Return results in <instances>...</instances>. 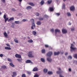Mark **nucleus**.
Here are the masks:
<instances>
[{"instance_id":"f257e3e1","label":"nucleus","mask_w":77,"mask_h":77,"mask_svg":"<svg viewBox=\"0 0 77 77\" xmlns=\"http://www.w3.org/2000/svg\"><path fill=\"white\" fill-rule=\"evenodd\" d=\"M76 49V48L74 47V45L73 44H72L71 45V46L70 47V51H74Z\"/></svg>"},{"instance_id":"f03ea898","label":"nucleus","mask_w":77,"mask_h":77,"mask_svg":"<svg viewBox=\"0 0 77 77\" xmlns=\"http://www.w3.org/2000/svg\"><path fill=\"white\" fill-rule=\"evenodd\" d=\"M28 56L29 57H34V55L32 54V51L29 52Z\"/></svg>"},{"instance_id":"7ed1b4c3","label":"nucleus","mask_w":77,"mask_h":77,"mask_svg":"<svg viewBox=\"0 0 77 77\" xmlns=\"http://www.w3.org/2000/svg\"><path fill=\"white\" fill-rule=\"evenodd\" d=\"M53 54V52L51 51L49 52L47 54V56L49 57H51V56Z\"/></svg>"},{"instance_id":"20e7f679","label":"nucleus","mask_w":77,"mask_h":77,"mask_svg":"<svg viewBox=\"0 0 77 77\" xmlns=\"http://www.w3.org/2000/svg\"><path fill=\"white\" fill-rule=\"evenodd\" d=\"M55 32L56 34H57V32L60 33V31L58 29H56L55 30Z\"/></svg>"},{"instance_id":"39448f33","label":"nucleus","mask_w":77,"mask_h":77,"mask_svg":"<svg viewBox=\"0 0 77 77\" xmlns=\"http://www.w3.org/2000/svg\"><path fill=\"white\" fill-rule=\"evenodd\" d=\"M26 63H32L33 64V62H32V61L30 60H27L26 61Z\"/></svg>"},{"instance_id":"423d86ee","label":"nucleus","mask_w":77,"mask_h":77,"mask_svg":"<svg viewBox=\"0 0 77 77\" xmlns=\"http://www.w3.org/2000/svg\"><path fill=\"white\" fill-rule=\"evenodd\" d=\"M16 57H17V58H19V59L21 58V55H19L18 54H17L15 55Z\"/></svg>"},{"instance_id":"0eeeda50","label":"nucleus","mask_w":77,"mask_h":77,"mask_svg":"<svg viewBox=\"0 0 77 77\" xmlns=\"http://www.w3.org/2000/svg\"><path fill=\"white\" fill-rule=\"evenodd\" d=\"M62 32L63 33H67V30L65 29H63L62 30Z\"/></svg>"},{"instance_id":"6e6552de","label":"nucleus","mask_w":77,"mask_h":77,"mask_svg":"<svg viewBox=\"0 0 77 77\" xmlns=\"http://www.w3.org/2000/svg\"><path fill=\"white\" fill-rule=\"evenodd\" d=\"M13 75H12V77H16L17 76V73L15 72H13Z\"/></svg>"},{"instance_id":"1a4fd4ad","label":"nucleus","mask_w":77,"mask_h":77,"mask_svg":"<svg viewBox=\"0 0 77 77\" xmlns=\"http://www.w3.org/2000/svg\"><path fill=\"white\" fill-rule=\"evenodd\" d=\"M38 68H37V67H35L33 69L32 71H33V72L36 71H38Z\"/></svg>"},{"instance_id":"9d476101","label":"nucleus","mask_w":77,"mask_h":77,"mask_svg":"<svg viewBox=\"0 0 77 77\" xmlns=\"http://www.w3.org/2000/svg\"><path fill=\"white\" fill-rule=\"evenodd\" d=\"M71 11H74L75 9V8L74 6H72L70 8Z\"/></svg>"},{"instance_id":"9b49d317","label":"nucleus","mask_w":77,"mask_h":77,"mask_svg":"<svg viewBox=\"0 0 77 77\" xmlns=\"http://www.w3.org/2000/svg\"><path fill=\"white\" fill-rule=\"evenodd\" d=\"M15 23H12V25L11 26V27H12V28H15Z\"/></svg>"},{"instance_id":"f8f14e48","label":"nucleus","mask_w":77,"mask_h":77,"mask_svg":"<svg viewBox=\"0 0 77 77\" xmlns=\"http://www.w3.org/2000/svg\"><path fill=\"white\" fill-rule=\"evenodd\" d=\"M14 23L15 24H21V22H20V21H14Z\"/></svg>"},{"instance_id":"ddd939ff","label":"nucleus","mask_w":77,"mask_h":77,"mask_svg":"<svg viewBox=\"0 0 77 77\" xmlns=\"http://www.w3.org/2000/svg\"><path fill=\"white\" fill-rule=\"evenodd\" d=\"M59 70H60L59 71H57V74H60L61 72V71L60 70H61V69H60V68H58Z\"/></svg>"},{"instance_id":"4468645a","label":"nucleus","mask_w":77,"mask_h":77,"mask_svg":"<svg viewBox=\"0 0 77 77\" xmlns=\"http://www.w3.org/2000/svg\"><path fill=\"white\" fill-rule=\"evenodd\" d=\"M41 60L42 62H45V59L44 58H41Z\"/></svg>"},{"instance_id":"2eb2a0df","label":"nucleus","mask_w":77,"mask_h":77,"mask_svg":"<svg viewBox=\"0 0 77 77\" xmlns=\"http://www.w3.org/2000/svg\"><path fill=\"white\" fill-rule=\"evenodd\" d=\"M60 53L59 52H54V54L55 55H59V54Z\"/></svg>"},{"instance_id":"dca6fc26","label":"nucleus","mask_w":77,"mask_h":77,"mask_svg":"<svg viewBox=\"0 0 77 77\" xmlns=\"http://www.w3.org/2000/svg\"><path fill=\"white\" fill-rule=\"evenodd\" d=\"M36 24L37 25H41V21H38Z\"/></svg>"},{"instance_id":"f3484780","label":"nucleus","mask_w":77,"mask_h":77,"mask_svg":"<svg viewBox=\"0 0 77 77\" xmlns=\"http://www.w3.org/2000/svg\"><path fill=\"white\" fill-rule=\"evenodd\" d=\"M31 8H32V7L30 6H28L26 7V9H27V10L31 9Z\"/></svg>"},{"instance_id":"a211bd4d","label":"nucleus","mask_w":77,"mask_h":77,"mask_svg":"<svg viewBox=\"0 0 77 77\" xmlns=\"http://www.w3.org/2000/svg\"><path fill=\"white\" fill-rule=\"evenodd\" d=\"M43 71H44V72H45V73H46V72H47L48 71V69H45L43 70Z\"/></svg>"},{"instance_id":"6ab92c4d","label":"nucleus","mask_w":77,"mask_h":77,"mask_svg":"<svg viewBox=\"0 0 77 77\" xmlns=\"http://www.w3.org/2000/svg\"><path fill=\"white\" fill-rule=\"evenodd\" d=\"M62 8V9H65V4L63 3V4Z\"/></svg>"},{"instance_id":"aec40b11","label":"nucleus","mask_w":77,"mask_h":77,"mask_svg":"<svg viewBox=\"0 0 77 77\" xmlns=\"http://www.w3.org/2000/svg\"><path fill=\"white\" fill-rule=\"evenodd\" d=\"M47 60L48 61V62H51V61L52 60H51V58H47Z\"/></svg>"},{"instance_id":"412c9836","label":"nucleus","mask_w":77,"mask_h":77,"mask_svg":"<svg viewBox=\"0 0 77 77\" xmlns=\"http://www.w3.org/2000/svg\"><path fill=\"white\" fill-rule=\"evenodd\" d=\"M14 20V18L13 17H11L8 20V21H12V20Z\"/></svg>"},{"instance_id":"4be33fe9","label":"nucleus","mask_w":77,"mask_h":77,"mask_svg":"<svg viewBox=\"0 0 77 77\" xmlns=\"http://www.w3.org/2000/svg\"><path fill=\"white\" fill-rule=\"evenodd\" d=\"M42 53L43 54H45V49H43L42 50Z\"/></svg>"},{"instance_id":"5701e85b","label":"nucleus","mask_w":77,"mask_h":77,"mask_svg":"<svg viewBox=\"0 0 77 77\" xmlns=\"http://www.w3.org/2000/svg\"><path fill=\"white\" fill-rule=\"evenodd\" d=\"M44 4V1L43 0L41 1V2H40V4L41 5H43Z\"/></svg>"},{"instance_id":"b1692460","label":"nucleus","mask_w":77,"mask_h":77,"mask_svg":"<svg viewBox=\"0 0 77 77\" xmlns=\"http://www.w3.org/2000/svg\"><path fill=\"white\" fill-rule=\"evenodd\" d=\"M66 14L68 17H70L71 15V13L69 12H67Z\"/></svg>"},{"instance_id":"393cba45","label":"nucleus","mask_w":77,"mask_h":77,"mask_svg":"<svg viewBox=\"0 0 77 77\" xmlns=\"http://www.w3.org/2000/svg\"><path fill=\"white\" fill-rule=\"evenodd\" d=\"M9 65L11 66H12V67H14V66H15L14 65V64L12 63H10Z\"/></svg>"},{"instance_id":"a878e982","label":"nucleus","mask_w":77,"mask_h":77,"mask_svg":"<svg viewBox=\"0 0 77 77\" xmlns=\"http://www.w3.org/2000/svg\"><path fill=\"white\" fill-rule=\"evenodd\" d=\"M28 42H29V43H31L32 42H33V41L32 39L29 40H28Z\"/></svg>"},{"instance_id":"bb28decb","label":"nucleus","mask_w":77,"mask_h":77,"mask_svg":"<svg viewBox=\"0 0 77 77\" xmlns=\"http://www.w3.org/2000/svg\"><path fill=\"white\" fill-rule=\"evenodd\" d=\"M5 49L6 50H11V48L9 47H5Z\"/></svg>"},{"instance_id":"cd10ccee","label":"nucleus","mask_w":77,"mask_h":77,"mask_svg":"<svg viewBox=\"0 0 77 77\" xmlns=\"http://www.w3.org/2000/svg\"><path fill=\"white\" fill-rule=\"evenodd\" d=\"M38 20L40 21H42L44 20V18L42 17H39L38 18Z\"/></svg>"},{"instance_id":"c85d7f7f","label":"nucleus","mask_w":77,"mask_h":77,"mask_svg":"<svg viewBox=\"0 0 77 77\" xmlns=\"http://www.w3.org/2000/svg\"><path fill=\"white\" fill-rule=\"evenodd\" d=\"M4 35L5 37H8V34H7V33L6 32H4Z\"/></svg>"},{"instance_id":"c756f323","label":"nucleus","mask_w":77,"mask_h":77,"mask_svg":"<svg viewBox=\"0 0 77 77\" xmlns=\"http://www.w3.org/2000/svg\"><path fill=\"white\" fill-rule=\"evenodd\" d=\"M32 34L34 35H36V32L35 31H32Z\"/></svg>"},{"instance_id":"7c9ffc66","label":"nucleus","mask_w":77,"mask_h":77,"mask_svg":"<svg viewBox=\"0 0 77 77\" xmlns=\"http://www.w3.org/2000/svg\"><path fill=\"white\" fill-rule=\"evenodd\" d=\"M50 11H54V9H53V8L51 7L50 8Z\"/></svg>"},{"instance_id":"2f4dec72","label":"nucleus","mask_w":77,"mask_h":77,"mask_svg":"<svg viewBox=\"0 0 77 77\" xmlns=\"http://www.w3.org/2000/svg\"><path fill=\"white\" fill-rule=\"evenodd\" d=\"M17 60L19 62H22V59H17Z\"/></svg>"},{"instance_id":"473e14b6","label":"nucleus","mask_w":77,"mask_h":77,"mask_svg":"<svg viewBox=\"0 0 77 77\" xmlns=\"http://www.w3.org/2000/svg\"><path fill=\"white\" fill-rule=\"evenodd\" d=\"M32 26H33L34 28H35V23H32Z\"/></svg>"},{"instance_id":"72a5a7b5","label":"nucleus","mask_w":77,"mask_h":77,"mask_svg":"<svg viewBox=\"0 0 77 77\" xmlns=\"http://www.w3.org/2000/svg\"><path fill=\"white\" fill-rule=\"evenodd\" d=\"M51 2H52V0H49L48 1V4H50Z\"/></svg>"},{"instance_id":"f704fd0d","label":"nucleus","mask_w":77,"mask_h":77,"mask_svg":"<svg viewBox=\"0 0 77 77\" xmlns=\"http://www.w3.org/2000/svg\"><path fill=\"white\" fill-rule=\"evenodd\" d=\"M74 57L75 58L77 59V54H75L74 55Z\"/></svg>"},{"instance_id":"c9c22d12","label":"nucleus","mask_w":77,"mask_h":77,"mask_svg":"<svg viewBox=\"0 0 77 77\" xmlns=\"http://www.w3.org/2000/svg\"><path fill=\"white\" fill-rule=\"evenodd\" d=\"M2 68H3V69H5V68H6V66H2Z\"/></svg>"},{"instance_id":"e433bc0d","label":"nucleus","mask_w":77,"mask_h":77,"mask_svg":"<svg viewBox=\"0 0 77 77\" xmlns=\"http://www.w3.org/2000/svg\"><path fill=\"white\" fill-rule=\"evenodd\" d=\"M48 74H53V72H52L49 71L48 72Z\"/></svg>"},{"instance_id":"4c0bfd02","label":"nucleus","mask_w":77,"mask_h":77,"mask_svg":"<svg viewBox=\"0 0 77 77\" xmlns=\"http://www.w3.org/2000/svg\"><path fill=\"white\" fill-rule=\"evenodd\" d=\"M29 5H30V6H34V5L33 3H30Z\"/></svg>"},{"instance_id":"58836bf2","label":"nucleus","mask_w":77,"mask_h":77,"mask_svg":"<svg viewBox=\"0 0 77 77\" xmlns=\"http://www.w3.org/2000/svg\"><path fill=\"white\" fill-rule=\"evenodd\" d=\"M31 21L32 22V23H33L34 22V20L33 19H31Z\"/></svg>"},{"instance_id":"ea45409f","label":"nucleus","mask_w":77,"mask_h":77,"mask_svg":"<svg viewBox=\"0 0 77 77\" xmlns=\"http://www.w3.org/2000/svg\"><path fill=\"white\" fill-rule=\"evenodd\" d=\"M68 59H72V57L71 56H70L68 57Z\"/></svg>"},{"instance_id":"a19ab883","label":"nucleus","mask_w":77,"mask_h":77,"mask_svg":"<svg viewBox=\"0 0 77 77\" xmlns=\"http://www.w3.org/2000/svg\"><path fill=\"white\" fill-rule=\"evenodd\" d=\"M14 42L16 43H18V41L17 39H14Z\"/></svg>"},{"instance_id":"79ce46f5","label":"nucleus","mask_w":77,"mask_h":77,"mask_svg":"<svg viewBox=\"0 0 77 77\" xmlns=\"http://www.w3.org/2000/svg\"><path fill=\"white\" fill-rule=\"evenodd\" d=\"M34 77H39V75L38 74H35L34 76Z\"/></svg>"},{"instance_id":"37998d69","label":"nucleus","mask_w":77,"mask_h":77,"mask_svg":"<svg viewBox=\"0 0 77 77\" xmlns=\"http://www.w3.org/2000/svg\"><path fill=\"white\" fill-rule=\"evenodd\" d=\"M51 32H52V33H54V29H51Z\"/></svg>"},{"instance_id":"c03bdc74","label":"nucleus","mask_w":77,"mask_h":77,"mask_svg":"<svg viewBox=\"0 0 77 77\" xmlns=\"http://www.w3.org/2000/svg\"><path fill=\"white\" fill-rule=\"evenodd\" d=\"M8 20H9V18H7L5 19V22H6V21H7Z\"/></svg>"},{"instance_id":"a18cd8bd","label":"nucleus","mask_w":77,"mask_h":77,"mask_svg":"<svg viewBox=\"0 0 77 77\" xmlns=\"http://www.w3.org/2000/svg\"><path fill=\"white\" fill-rule=\"evenodd\" d=\"M27 73L28 74L30 75V74H31V72H27Z\"/></svg>"},{"instance_id":"49530a36","label":"nucleus","mask_w":77,"mask_h":77,"mask_svg":"<svg viewBox=\"0 0 77 77\" xmlns=\"http://www.w3.org/2000/svg\"><path fill=\"white\" fill-rule=\"evenodd\" d=\"M71 30L72 31H74V30H75V28H72L71 29Z\"/></svg>"},{"instance_id":"de8ad7c7","label":"nucleus","mask_w":77,"mask_h":77,"mask_svg":"<svg viewBox=\"0 0 77 77\" xmlns=\"http://www.w3.org/2000/svg\"><path fill=\"white\" fill-rule=\"evenodd\" d=\"M56 15L57 16H59V15H60V14L57 13L56 14Z\"/></svg>"},{"instance_id":"09e8293b","label":"nucleus","mask_w":77,"mask_h":77,"mask_svg":"<svg viewBox=\"0 0 77 77\" xmlns=\"http://www.w3.org/2000/svg\"><path fill=\"white\" fill-rule=\"evenodd\" d=\"M11 11H16V10H15V9L14 8H12L11 9Z\"/></svg>"},{"instance_id":"8fccbe9b","label":"nucleus","mask_w":77,"mask_h":77,"mask_svg":"<svg viewBox=\"0 0 77 77\" xmlns=\"http://www.w3.org/2000/svg\"><path fill=\"white\" fill-rule=\"evenodd\" d=\"M44 17L46 18H48V16H47V15H45L44 16Z\"/></svg>"},{"instance_id":"3c124183","label":"nucleus","mask_w":77,"mask_h":77,"mask_svg":"<svg viewBox=\"0 0 77 77\" xmlns=\"http://www.w3.org/2000/svg\"><path fill=\"white\" fill-rule=\"evenodd\" d=\"M4 19H6V15L5 14H4Z\"/></svg>"},{"instance_id":"603ef678","label":"nucleus","mask_w":77,"mask_h":77,"mask_svg":"<svg viewBox=\"0 0 77 77\" xmlns=\"http://www.w3.org/2000/svg\"><path fill=\"white\" fill-rule=\"evenodd\" d=\"M8 61H9V62H12V61L11 60V59L9 58H8Z\"/></svg>"},{"instance_id":"864d4df0","label":"nucleus","mask_w":77,"mask_h":77,"mask_svg":"<svg viewBox=\"0 0 77 77\" xmlns=\"http://www.w3.org/2000/svg\"><path fill=\"white\" fill-rule=\"evenodd\" d=\"M22 77H26V74H23L22 75Z\"/></svg>"},{"instance_id":"5fc2aeb1","label":"nucleus","mask_w":77,"mask_h":77,"mask_svg":"<svg viewBox=\"0 0 77 77\" xmlns=\"http://www.w3.org/2000/svg\"><path fill=\"white\" fill-rule=\"evenodd\" d=\"M39 14L38 13H36V16H37L38 17L39 16Z\"/></svg>"},{"instance_id":"6e6d98bb","label":"nucleus","mask_w":77,"mask_h":77,"mask_svg":"<svg viewBox=\"0 0 77 77\" xmlns=\"http://www.w3.org/2000/svg\"><path fill=\"white\" fill-rule=\"evenodd\" d=\"M2 2L3 3H4L6 2V1H5V0H1Z\"/></svg>"},{"instance_id":"4d7b16f0","label":"nucleus","mask_w":77,"mask_h":77,"mask_svg":"<svg viewBox=\"0 0 77 77\" xmlns=\"http://www.w3.org/2000/svg\"><path fill=\"white\" fill-rule=\"evenodd\" d=\"M22 21L23 22H25V21H26V19H23L22 20Z\"/></svg>"},{"instance_id":"13d9d810","label":"nucleus","mask_w":77,"mask_h":77,"mask_svg":"<svg viewBox=\"0 0 77 77\" xmlns=\"http://www.w3.org/2000/svg\"><path fill=\"white\" fill-rule=\"evenodd\" d=\"M6 45H7L8 47H11V46H10V45L8 44H6Z\"/></svg>"},{"instance_id":"bf43d9fd","label":"nucleus","mask_w":77,"mask_h":77,"mask_svg":"<svg viewBox=\"0 0 77 77\" xmlns=\"http://www.w3.org/2000/svg\"><path fill=\"white\" fill-rule=\"evenodd\" d=\"M3 56V54H0V57H2Z\"/></svg>"},{"instance_id":"052dcab7","label":"nucleus","mask_w":77,"mask_h":77,"mask_svg":"<svg viewBox=\"0 0 77 77\" xmlns=\"http://www.w3.org/2000/svg\"><path fill=\"white\" fill-rule=\"evenodd\" d=\"M68 52H66L65 53V55H68Z\"/></svg>"},{"instance_id":"680f3d73","label":"nucleus","mask_w":77,"mask_h":77,"mask_svg":"<svg viewBox=\"0 0 77 77\" xmlns=\"http://www.w3.org/2000/svg\"><path fill=\"white\" fill-rule=\"evenodd\" d=\"M69 71L70 72L71 71V68H69Z\"/></svg>"},{"instance_id":"e2e57ef3","label":"nucleus","mask_w":77,"mask_h":77,"mask_svg":"<svg viewBox=\"0 0 77 77\" xmlns=\"http://www.w3.org/2000/svg\"><path fill=\"white\" fill-rule=\"evenodd\" d=\"M45 47H48V45H45Z\"/></svg>"},{"instance_id":"0e129e2a","label":"nucleus","mask_w":77,"mask_h":77,"mask_svg":"<svg viewBox=\"0 0 77 77\" xmlns=\"http://www.w3.org/2000/svg\"><path fill=\"white\" fill-rule=\"evenodd\" d=\"M34 27L33 26H31V29H34Z\"/></svg>"},{"instance_id":"69168bd1","label":"nucleus","mask_w":77,"mask_h":77,"mask_svg":"<svg viewBox=\"0 0 77 77\" xmlns=\"http://www.w3.org/2000/svg\"><path fill=\"white\" fill-rule=\"evenodd\" d=\"M60 77H64L63 76H62V75H60Z\"/></svg>"},{"instance_id":"338daca9","label":"nucleus","mask_w":77,"mask_h":77,"mask_svg":"<svg viewBox=\"0 0 77 77\" xmlns=\"http://www.w3.org/2000/svg\"><path fill=\"white\" fill-rule=\"evenodd\" d=\"M22 0H18V1L20 2H22Z\"/></svg>"},{"instance_id":"774afa93","label":"nucleus","mask_w":77,"mask_h":77,"mask_svg":"<svg viewBox=\"0 0 77 77\" xmlns=\"http://www.w3.org/2000/svg\"><path fill=\"white\" fill-rule=\"evenodd\" d=\"M69 25H71V23H70V22H69Z\"/></svg>"}]
</instances>
